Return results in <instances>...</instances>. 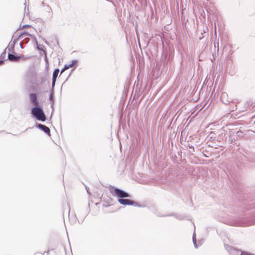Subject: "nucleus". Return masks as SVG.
Returning a JSON list of instances; mask_svg holds the SVG:
<instances>
[{"instance_id": "obj_1", "label": "nucleus", "mask_w": 255, "mask_h": 255, "mask_svg": "<svg viewBox=\"0 0 255 255\" xmlns=\"http://www.w3.org/2000/svg\"><path fill=\"white\" fill-rule=\"evenodd\" d=\"M31 114L33 117L38 121L43 122L46 120L45 114L42 107L40 105L32 108L31 109Z\"/></svg>"}, {"instance_id": "obj_2", "label": "nucleus", "mask_w": 255, "mask_h": 255, "mask_svg": "<svg viewBox=\"0 0 255 255\" xmlns=\"http://www.w3.org/2000/svg\"><path fill=\"white\" fill-rule=\"evenodd\" d=\"M225 248L230 255H253L251 253L242 252L229 245H225Z\"/></svg>"}, {"instance_id": "obj_3", "label": "nucleus", "mask_w": 255, "mask_h": 255, "mask_svg": "<svg viewBox=\"0 0 255 255\" xmlns=\"http://www.w3.org/2000/svg\"><path fill=\"white\" fill-rule=\"evenodd\" d=\"M112 189H114V192H113L111 189L110 190L111 192L115 196H117L119 198V199H122L124 198H128L130 197V196L128 193L126 192L120 188H114L113 187H112Z\"/></svg>"}, {"instance_id": "obj_4", "label": "nucleus", "mask_w": 255, "mask_h": 255, "mask_svg": "<svg viewBox=\"0 0 255 255\" xmlns=\"http://www.w3.org/2000/svg\"><path fill=\"white\" fill-rule=\"evenodd\" d=\"M118 202L122 205H132L134 206L140 207L138 203L133 201V200L128 199H119Z\"/></svg>"}, {"instance_id": "obj_5", "label": "nucleus", "mask_w": 255, "mask_h": 255, "mask_svg": "<svg viewBox=\"0 0 255 255\" xmlns=\"http://www.w3.org/2000/svg\"><path fill=\"white\" fill-rule=\"evenodd\" d=\"M35 126L36 128L43 131L48 135L50 136L51 135L50 128L45 125L36 123Z\"/></svg>"}, {"instance_id": "obj_6", "label": "nucleus", "mask_w": 255, "mask_h": 255, "mask_svg": "<svg viewBox=\"0 0 255 255\" xmlns=\"http://www.w3.org/2000/svg\"><path fill=\"white\" fill-rule=\"evenodd\" d=\"M29 98L30 103L35 106L40 105L38 100L37 95L36 93H31L29 94Z\"/></svg>"}, {"instance_id": "obj_7", "label": "nucleus", "mask_w": 255, "mask_h": 255, "mask_svg": "<svg viewBox=\"0 0 255 255\" xmlns=\"http://www.w3.org/2000/svg\"><path fill=\"white\" fill-rule=\"evenodd\" d=\"M237 136L240 137H245L247 135H251L253 133H255V132L251 130H247L243 131L241 130L237 132Z\"/></svg>"}, {"instance_id": "obj_8", "label": "nucleus", "mask_w": 255, "mask_h": 255, "mask_svg": "<svg viewBox=\"0 0 255 255\" xmlns=\"http://www.w3.org/2000/svg\"><path fill=\"white\" fill-rule=\"evenodd\" d=\"M59 73V69L58 68H56L53 72L52 80V87H53V88H54L56 79L57 78Z\"/></svg>"}, {"instance_id": "obj_9", "label": "nucleus", "mask_w": 255, "mask_h": 255, "mask_svg": "<svg viewBox=\"0 0 255 255\" xmlns=\"http://www.w3.org/2000/svg\"><path fill=\"white\" fill-rule=\"evenodd\" d=\"M21 56L20 55H15L13 54H11L9 52L8 53V58L9 61L12 62H17L19 60Z\"/></svg>"}, {"instance_id": "obj_10", "label": "nucleus", "mask_w": 255, "mask_h": 255, "mask_svg": "<svg viewBox=\"0 0 255 255\" xmlns=\"http://www.w3.org/2000/svg\"><path fill=\"white\" fill-rule=\"evenodd\" d=\"M54 88H53V87H52L50 93L49 95V101H50V104H51V108L52 109H53V105L54 103Z\"/></svg>"}, {"instance_id": "obj_11", "label": "nucleus", "mask_w": 255, "mask_h": 255, "mask_svg": "<svg viewBox=\"0 0 255 255\" xmlns=\"http://www.w3.org/2000/svg\"><path fill=\"white\" fill-rule=\"evenodd\" d=\"M27 37H30L32 39H35V37L34 35L29 33V32H28L27 31H24V32H22L18 36V38H21V39H22L23 38H25V37L27 38Z\"/></svg>"}, {"instance_id": "obj_12", "label": "nucleus", "mask_w": 255, "mask_h": 255, "mask_svg": "<svg viewBox=\"0 0 255 255\" xmlns=\"http://www.w3.org/2000/svg\"><path fill=\"white\" fill-rule=\"evenodd\" d=\"M173 56L171 54L166 55L165 57V59L163 61V67H165V66L167 65L168 62L171 61L173 59Z\"/></svg>"}, {"instance_id": "obj_13", "label": "nucleus", "mask_w": 255, "mask_h": 255, "mask_svg": "<svg viewBox=\"0 0 255 255\" xmlns=\"http://www.w3.org/2000/svg\"><path fill=\"white\" fill-rule=\"evenodd\" d=\"M232 225L235 226H244L246 225L248 226V225L240 221H234L232 223Z\"/></svg>"}, {"instance_id": "obj_14", "label": "nucleus", "mask_w": 255, "mask_h": 255, "mask_svg": "<svg viewBox=\"0 0 255 255\" xmlns=\"http://www.w3.org/2000/svg\"><path fill=\"white\" fill-rule=\"evenodd\" d=\"M15 43L14 41H11L9 43V47L8 48L9 52H14V45Z\"/></svg>"}, {"instance_id": "obj_15", "label": "nucleus", "mask_w": 255, "mask_h": 255, "mask_svg": "<svg viewBox=\"0 0 255 255\" xmlns=\"http://www.w3.org/2000/svg\"><path fill=\"white\" fill-rule=\"evenodd\" d=\"M237 140L236 136L234 135H230L229 137V141L230 143L233 144Z\"/></svg>"}, {"instance_id": "obj_16", "label": "nucleus", "mask_w": 255, "mask_h": 255, "mask_svg": "<svg viewBox=\"0 0 255 255\" xmlns=\"http://www.w3.org/2000/svg\"><path fill=\"white\" fill-rule=\"evenodd\" d=\"M192 240H193V243L194 247L195 248H198V245H197V243H196V236H195V233H194V234L193 235Z\"/></svg>"}, {"instance_id": "obj_17", "label": "nucleus", "mask_w": 255, "mask_h": 255, "mask_svg": "<svg viewBox=\"0 0 255 255\" xmlns=\"http://www.w3.org/2000/svg\"><path fill=\"white\" fill-rule=\"evenodd\" d=\"M78 60H73L72 61H71V63L68 65L69 66H70V68H71L72 67H73L74 66H75L77 63H78Z\"/></svg>"}, {"instance_id": "obj_18", "label": "nucleus", "mask_w": 255, "mask_h": 255, "mask_svg": "<svg viewBox=\"0 0 255 255\" xmlns=\"http://www.w3.org/2000/svg\"><path fill=\"white\" fill-rule=\"evenodd\" d=\"M69 68H70V66H69L68 65H65L64 67L61 70V74L63 73L66 70Z\"/></svg>"}, {"instance_id": "obj_19", "label": "nucleus", "mask_w": 255, "mask_h": 255, "mask_svg": "<svg viewBox=\"0 0 255 255\" xmlns=\"http://www.w3.org/2000/svg\"><path fill=\"white\" fill-rule=\"evenodd\" d=\"M43 46L42 45L38 44V45H37V48L39 50H43Z\"/></svg>"}, {"instance_id": "obj_20", "label": "nucleus", "mask_w": 255, "mask_h": 255, "mask_svg": "<svg viewBox=\"0 0 255 255\" xmlns=\"http://www.w3.org/2000/svg\"><path fill=\"white\" fill-rule=\"evenodd\" d=\"M31 26L30 25H29V24H24L21 27V29H23V28H26V27H31Z\"/></svg>"}, {"instance_id": "obj_21", "label": "nucleus", "mask_w": 255, "mask_h": 255, "mask_svg": "<svg viewBox=\"0 0 255 255\" xmlns=\"http://www.w3.org/2000/svg\"><path fill=\"white\" fill-rule=\"evenodd\" d=\"M6 49H5L3 51V52L1 53V56L0 57L3 58L5 56V55H6Z\"/></svg>"}, {"instance_id": "obj_22", "label": "nucleus", "mask_w": 255, "mask_h": 255, "mask_svg": "<svg viewBox=\"0 0 255 255\" xmlns=\"http://www.w3.org/2000/svg\"><path fill=\"white\" fill-rule=\"evenodd\" d=\"M22 39H23V41L25 43H27L29 41V40L26 37L23 38Z\"/></svg>"}, {"instance_id": "obj_23", "label": "nucleus", "mask_w": 255, "mask_h": 255, "mask_svg": "<svg viewBox=\"0 0 255 255\" xmlns=\"http://www.w3.org/2000/svg\"><path fill=\"white\" fill-rule=\"evenodd\" d=\"M21 39V38H18V36L17 37V38H15V39H14L12 41H14L15 42V43L17 42V41L18 40V39Z\"/></svg>"}, {"instance_id": "obj_24", "label": "nucleus", "mask_w": 255, "mask_h": 255, "mask_svg": "<svg viewBox=\"0 0 255 255\" xmlns=\"http://www.w3.org/2000/svg\"><path fill=\"white\" fill-rule=\"evenodd\" d=\"M230 102V101H224L223 100H222V103H224L225 105H227L228 103Z\"/></svg>"}, {"instance_id": "obj_25", "label": "nucleus", "mask_w": 255, "mask_h": 255, "mask_svg": "<svg viewBox=\"0 0 255 255\" xmlns=\"http://www.w3.org/2000/svg\"><path fill=\"white\" fill-rule=\"evenodd\" d=\"M33 39V41H34L36 45H38V42H37V40H36V38H35V39Z\"/></svg>"}, {"instance_id": "obj_26", "label": "nucleus", "mask_w": 255, "mask_h": 255, "mask_svg": "<svg viewBox=\"0 0 255 255\" xmlns=\"http://www.w3.org/2000/svg\"><path fill=\"white\" fill-rule=\"evenodd\" d=\"M42 40L44 41V42H45L46 44H48V42L47 41V40H45L44 38H42Z\"/></svg>"}, {"instance_id": "obj_27", "label": "nucleus", "mask_w": 255, "mask_h": 255, "mask_svg": "<svg viewBox=\"0 0 255 255\" xmlns=\"http://www.w3.org/2000/svg\"><path fill=\"white\" fill-rule=\"evenodd\" d=\"M236 109H237L236 106H235V108H232V111H234V110H235Z\"/></svg>"}, {"instance_id": "obj_28", "label": "nucleus", "mask_w": 255, "mask_h": 255, "mask_svg": "<svg viewBox=\"0 0 255 255\" xmlns=\"http://www.w3.org/2000/svg\"><path fill=\"white\" fill-rule=\"evenodd\" d=\"M20 44V47H21V48H23V46H22V44H21V42L20 43V44Z\"/></svg>"}, {"instance_id": "obj_29", "label": "nucleus", "mask_w": 255, "mask_h": 255, "mask_svg": "<svg viewBox=\"0 0 255 255\" xmlns=\"http://www.w3.org/2000/svg\"><path fill=\"white\" fill-rule=\"evenodd\" d=\"M3 62V60H0V63H2Z\"/></svg>"}, {"instance_id": "obj_30", "label": "nucleus", "mask_w": 255, "mask_h": 255, "mask_svg": "<svg viewBox=\"0 0 255 255\" xmlns=\"http://www.w3.org/2000/svg\"><path fill=\"white\" fill-rule=\"evenodd\" d=\"M39 36L40 37H41V38H42V39L43 38H42V37H41V36H40V35H39Z\"/></svg>"}, {"instance_id": "obj_31", "label": "nucleus", "mask_w": 255, "mask_h": 255, "mask_svg": "<svg viewBox=\"0 0 255 255\" xmlns=\"http://www.w3.org/2000/svg\"><path fill=\"white\" fill-rule=\"evenodd\" d=\"M39 36L40 37H41V38H42V39L43 38H42V37H41V36H40V35H39Z\"/></svg>"}, {"instance_id": "obj_32", "label": "nucleus", "mask_w": 255, "mask_h": 255, "mask_svg": "<svg viewBox=\"0 0 255 255\" xmlns=\"http://www.w3.org/2000/svg\"><path fill=\"white\" fill-rule=\"evenodd\" d=\"M253 255H255L253 254Z\"/></svg>"}]
</instances>
